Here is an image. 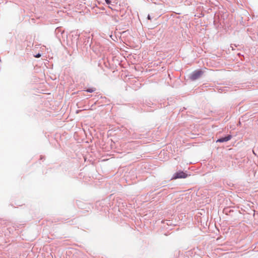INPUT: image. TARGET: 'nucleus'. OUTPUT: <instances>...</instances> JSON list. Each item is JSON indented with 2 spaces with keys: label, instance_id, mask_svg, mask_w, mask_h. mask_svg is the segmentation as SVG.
Returning a JSON list of instances; mask_svg holds the SVG:
<instances>
[{
  "label": "nucleus",
  "instance_id": "20e7f679",
  "mask_svg": "<svg viewBox=\"0 0 258 258\" xmlns=\"http://www.w3.org/2000/svg\"><path fill=\"white\" fill-rule=\"evenodd\" d=\"M86 91L88 92L92 93L96 91V88L92 87V88H89V89H87Z\"/></svg>",
  "mask_w": 258,
  "mask_h": 258
},
{
  "label": "nucleus",
  "instance_id": "f03ea898",
  "mask_svg": "<svg viewBox=\"0 0 258 258\" xmlns=\"http://www.w3.org/2000/svg\"><path fill=\"white\" fill-rule=\"evenodd\" d=\"M187 177V175L183 171H179L174 174L173 179L185 178Z\"/></svg>",
  "mask_w": 258,
  "mask_h": 258
},
{
  "label": "nucleus",
  "instance_id": "f257e3e1",
  "mask_svg": "<svg viewBox=\"0 0 258 258\" xmlns=\"http://www.w3.org/2000/svg\"><path fill=\"white\" fill-rule=\"evenodd\" d=\"M203 74V72L202 70H198L194 71L190 75V79L192 80H196L200 78Z\"/></svg>",
  "mask_w": 258,
  "mask_h": 258
},
{
  "label": "nucleus",
  "instance_id": "39448f33",
  "mask_svg": "<svg viewBox=\"0 0 258 258\" xmlns=\"http://www.w3.org/2000/svg\"><path fill=\"white\" fill-rule=\"evenodd\" d=\"M40 56H41V54H39V53L37 54V55H36L35 56V57H36V58L40 57Z\"/></svg>",
  "mask_w": 258,
  "mask_h": 258
},
{
  "label": "nucleus",
  "instance_id": "423d86ee",
  "mask_svg": "<svg viewBox=\"0 0 258 258\" xmlns=\"http://www.w3.org/2000/svg\"><path fill=\"white\" fill-rule=\"evenodd\" d=\"M105 2L107 4H110L111 3L110 0H105Z\"/></svg>",
  "mask_w": 258,
  "mask_h": 258
},
{
  "label": "nucleus",
  "instance_id": "0eeeda50",
  "mask_svg": "<svg viewBox=\"0 0 258 258\" xmlns=\"http://www.w3.org/2000/svg\"><path fill=\"white\" fill-rule=\"evenodd\" d=\"M148 18L149 19H150V17L149 16H148Z\"/></svg>",
  "mask_w": 258,
  "mask_h": 258
},
{
  "label": "nucleus",
  "instance_id": "7ed1b4c3",
  "mask_svg": "<svg viewBox=\"0 0 258 258\" xmlns=\"http://www.w3.org/2000/svg\"><path fill=\"white\" fill-rule=\"evenodd\" d=\"M232 138V136L231 135H228L224 138H221L220 139H219L218 140H217L216 142H220V143H222V142H227L229 140H230Z\"/></svg>",
  "mask_w": 258,
  "mask_h": 258
}]
</instances>
